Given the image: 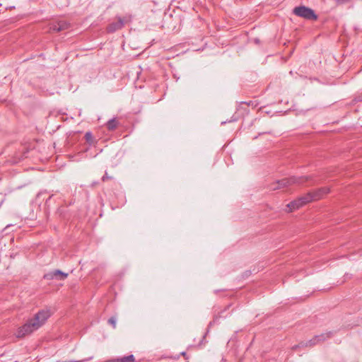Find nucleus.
<instances>
[{
    "instance_id": "1",
    "label": "nucleus",
    "mask_w": 362,
    "mask_h": 362,
    "mask_svg": "<svg viewBox=\"0 0 362 362\" xmlns=\"http://www.w3.org/2000/svg\"><path fill=\"white\" fill-rule=\"evenodd\" d=\"M52 313L49 309L39 310L34 316L28 319L26 322L20 327L16 332L18 338H23L31 334L40 328L51 316Z\"/></svg>"
},
{
    "instance_id": "2",
    "label": "nucleus",
    "mask_w": 362,
    "mask_h": 362,
    "mask_svg": "<svg viewBox=\"0 0 362 362\" xmlns=\"http://www.w3.org/2000/svg\"><path fill=\"white\" fill-rule=\"evenodd\" d=\"M313 176L304 175V176H291L290 177L284 178L281 180L276 181L271 185L272 190H276L292 185H303L308 182L313 180Z\"/></svg>"
},
{
    "instance_id": "3",
    "label": "nucleus",
    "mask_w": 362,
    "mask_h": 362,
    "mask_svg": "<svg viewBox=\"0 0 362 362\" xmlns=\"http://www.w3.org/2000/svg\"><path fill=\"white\" fill-rule=\"evenodd\" d=\"M293 12L295 15L304 18L306 20L316 21L317 19V16L315 13L314 11L305 6L294 8Z\"/></svg>"
},
{
    "instance_id": "4",
    "label": "nucleus",
    "mask_w": 362,
    "mask_h": 362,
    "mask_svg": "<svg viewBox=\"0 0 362 362\" xmlns=\"http://www.w3.org/2000/svg\"><path fill=\"white\" fill-rule=\"evenodd\" d=\"M329 192V189L328 187H321L317 189H315L312 192H309L305 194L306 198L308 199V203L317 201L323 197L324 195L328 194Z\"/></svg>"
},
{
    "instance_id": "5",
    "label": "nucleus",
    "mask_w": 362,
    "mask_h": 362,
    "mask_svg": "<svg viewBox=\"0 0 362 362\" xmlns=\"http://www.w3.org/2000/svg\"><path fill=\"white\" fill-rule=\"evenodd\" d=\"M308 203V202L305 194L291 202L289 204H287V207L290 209L289 211H293L294 210L298 209L299 208L303 206Z\"/></svg>"
},
{
    "instance_id": "6",
    "label": "nucleus",
    "mask_w": 362,
    "mask_h": 362,
    "mask_svg": "<svg viewBox=\"0 0 362 362\" xmlns=\"http://www.w3.org/2000/svg\"><path fill=\"white\" fill-rule=\"evenodd\" d=\"M68 276V274L64 273L62 271L57 269L54 272H49L44 276L46 279H57L64 280Z\"/></svg>"
},
{
    "instance_id": "7",
    "label": "nucleus",
    "mask_w": 362,
    "mask_h": 362,
    "mask_svg": "<svg viewBox=\"0 0 362 362\" xmlns=\"http://www.w3.org/2000/svg\"><path fill=\"white\" fill-rule=\"evenodd\" d=\"M70 27V24L64 21H59L52 24L49 27L50 32H60L65 30Z\"/></svg>"
},
{
    "instance_id": "8",
    "label": "nucleus",
    "mask_w": 362,
    "mask_h": 362,
    "mask_svg": "<svg viewBox=\"0 0 362 362\" xmlns=\"http://www.w3.org/2000/svg\"><path fill=\"white\" fill-rule=\"evenodd\" d=\"M124 20L119 17L116 22H113L107 25V31L108 33H114L116 30L122 29L124 27Z\"/></svg>"
},
{
    "instance_id": "9",
    "label": "nucleus",
    "mask_w": 362,
    "mask_h": 362,
    "mask_svg": "<svg viewBox=\"0 0 362 362\" xmlns=\"http://www.w3.org/2000/svg\"><path fill=\"white\" fill-rule=\"evenodd\" d=\"M317 344V341L316 340L315 337H314L310 340L306 341H301L298 345H296L293 347V349H296L298 347H313Z\"/></svg>"
},
{
    "instance_id": "10",
    "label": "nucleus",
    "mask_w": 362,
    "mask_h": 362,
    "mask_svg": "<svg viewBox=\"0 0 362 362\" xmlns=\"http://www.w3.org/2000/svg\"><path fill=\"white\" fill-rule=\"evenodd\" d=\"M119 124V123L117 119L112 118L106 122L105 127L108 131L112 132L115 130L118 127Z\"/></svg>"
},
{
    "instance_id": "11",
    "label": "nucleus",
    "mask_w": 362,
    "mask_h": 362,
    "mask_svg": "<svg viewBox=\"0 0 362 362\" xmlns=\"http://www.w3.org/2000/svg\"><path fill=\"white\" fill-rule=\"evenodd\" d=\"M334 335V333L332 332H328L326 333H322L319 335H315L316 340L317 341V344L326 341L328 339H330Z\"/></svg>"
},
{
    "instance_id": "12",
    "label": "nucleus",
    "mask_w": 362,
    "mask_h": 362,
    "mask_svg": "<svg viewBox=\"0 0 362 362\" xmlns=\"http://www.w3.org/2000/svg\"><path fill=\"white\" fill-rule=\"evenodd\" d=\"M84 138H85L86 141L89 145H92V144H94V138H93V134H92V133L90 132H87L85 134Z\"/></svg>"
},
{
    "instance_id": "13",
    "label": "nucleus",
    "mask_w": 362,
    "mask_h": 362,
    "mask_svg": "<svg viewBox=\"0 0 362 362\" xmlns=\"http://www.w3.org/2000/svg\"><path fill=\"white\" fill-rule=\"evenodd\" d=\"M93 358V356H90L89 358H84V359H82L81 361H57V362H86V361H88L91 360Z\"/></svg>"
},
{
    "instance_id": "14",
    "label": "nucleus",
    "mask_w": 362,
    "mask_h": 362,
    "mask_svg": "<svg viewBox=\"0 0 362 362\" xmlns=\"http://www.w3.org/2000/svg\"><path fill=\"white\" fill-rule=\"evenodd\" d=\"M108 323L112 326L113 328L116 327V318L115 317H111L108 320Z\"/></svg>"
},
{
    "instance_id": "15",
    "label": "nucleus",
    "mask_w": 362,
    "mask_h": 362,
    "mask_svg": "<svg viewBox=\"0 0 362 362\" xmlns=\"http://www.w3.org/2000/svg\"><path fill=\"white\" fill-rule=\"evenodd\" d=\"M354 100L356 103L358 102H362V92L361 93H358L356 95V96L354 97Z\"/></svg>"
},
{
    "instance_id": "16",
    "label": "nucleus",
    "mask_w": 362,
    "mask_h": 362,
    "mask_svg": "<svg viewBox=\"0 0 362 362\" xmlns=\"http://www.w3.org/2000/svg\"><path fill=\"white\" fill-rule=\"evenodd\" d=\"M113 177L112 176H109L107 173L105 172V175L102 177L101 180L103 182H105L108 180H112Z\"/></svg>"
},
{
    "instance_id": "17",
    "label": "nucleus",
    "mask_w": 362,
    "mask_h": 362,
    "mask_svg": "<svg viewBox=\"0 0 362 362\" xmlns=\"http://www.w3.org/2000/svg\"><path fill=\"white\" fill-rule=\"evenodd\" d=\"M338 4H343L350 1L351 0H334Z\"/></svg>"
},
{
    "instance_id": "18",
    "label": "nucleus",
    "mask_w": 362,
    "mask_h": 362,
    "mask_svg": "<svg viewBox=\"0 0 362 362\" xmlns=\"http://www.w3.org/2000/svg\"><path fill=\"white\" fill-rule=\"evenodd\" d=\"M251 103H252V101H250L248 103L245 102L244 103L247 104V105H250Z\"/></svg>"
},
{
    "instance_id": "19",
    "label": "nucleus",
    "mask_w": 362,
    "mask_h": 362,
    "mask_svg": "<svg viewBox=\"0 0 362 362\" xmlns=\"http://www.w3.org/2000/svg\"><path fill=\"white\" fill-rule=\"evenodd\" d=\"M182 356H186V353H185V352H182Z\"/></svg>"
},
{
    "instance_id": "20",
    "label": "nucleus",
    "mask_w": 362,
    "mask_h": 362,
    "mask_svg": "<svg viewBox=\"0 0 362 362\" xmlns=\"http://www.w3.org/2000/svg\"><path fill=\"white\" fill-rule=\"evenodd\" d=\"M10 240L12 242L13 241V238H10Z\"/></svg>"
}]
</instances>
